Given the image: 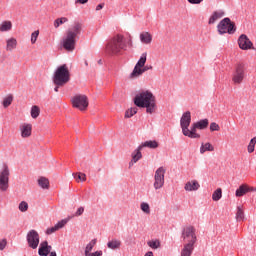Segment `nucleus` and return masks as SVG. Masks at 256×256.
<instances>
[{
  "mask_svg": "<svg viewBox=\"0 0 256 256\" xmlns=\"http://www.w3.org/2000/svg\"><path fill=\"white\" fill-rule=\"evenodd\" d=\"M127 47H133V37L128 36L125 39L122 34H116L106 44L105 53L112 56L121 55L122 51H127Z\"/></svg>",
  "mask_w": 256,
  "mask_h": 256,
  "instance_id": "f257e3e1",
  "label": "nucleus"
},
{
  "mask_svg": "<svg viewBox=\"0 0 256 256\" xmlns=\"http://www.w3.org/2000/svg\"><path fill=\"white\" fill-rule=\"evenodd\" d=\"M134 105L146 109V113L153 115L157 111L155 95L149 90L139 92L134 98Z\"/></svg>",
  "mask_w": 256,
  "mask_h": 256,
  "instance_id": "f03ea898",
  "label": "nucleus"
},
{
  "mask_svg": "<svg viewBox=\"0 0 256 256\" xmlns=\"http://www.w3.org/2000/svg\"><path fill=\"white\" fill-rule=\"evenodd\" d=\"M83 31V23L75 22L73 26L67 30L66 35L62 39V47L66 51H75L77 45V36Z\"/></svg>",
  "mask_w": 256,
  "mask_h": 256,
  "instance_id": "7ed1b4c3",
  "label": "nucleus"
},
{
  "mask_svg": "<svg viewBox=\"0 0 256 256\" xmlns=\"http://www.w3.org/2000/svg\"><path fill=\"white\" fill-rule=\"evenodd\" d=\"M71 81V72H69V67L67 64L59 66L53 77V83L58 85V87H63V85H67Z\"/></svg>",
  "mask_w": 256,
  "mask_h": 256,
  "instance_id": "20e7f679",
  "label": "nucleus"
},
{
  "mask_svg": "<svg viewBox=\"0 0 256 256\" xmlns=\"http://www.w3.org/2000/svg\"><path fill=\"white\" fill-rule=\"evenodd\" d=\"M217 29L220 35H225V33L233 35L236 31L235 22H231L230 18H224L219 22Z\"/></svg>",
  "mask_w": 256,
  "mask_h": 256,
  "instance_id": "39448f33",
  "label": "nucleus"
},
{
  "mask_svg": "<svg viewBox=\"0 0 256 256\" xmlns=\"http://www.w3.org/2000/svg\"><path fill=\"white\" fill-rule=\"evenodd\" d=\"M145 147H148V149H157L159 147V143L155 140H149L143 142L134 152L132 153V159L133 161H139L143 157L141 154V151L145 149Z\"/></svg>",
  "mask_w": 256,
  "mask_h": 256,
  "instance_id": "423d86ee",
  "label": "nucleus"
},
{
  "mask_svg": "<svg viewBox=\"0 0 256 256\" xmlns=\"http://www.w3.org/2000/svg\"><path fill=\"white\" fill-rule=\"evenodd\" d=\"M209 127V120L208 119H203L198 122H195L191 125L190 127V139H199L201 135L197 133V129L203 130L207 129Z\"/></svg>",
  "mask_w": 256,
  "mask_h": 256,
  "instance_id": "0eeeda50",
  "label": "nucleus"
},
{
  "mask_svg": "<svg viewBox=\"0 0 256 256\" xmlns=\"http://www.w3.org/2000/svg\"><path fill=\"white\" fill-rule=\"evenodd\" d=\"M165 173L166 170L164 167H159L154 174V183L153 187L155 191H159V189H163L165 185Z\"/></svg>",
  "mask_w": 256,
  "mask_h": 256,
  "instance_id": "6e6552de",
  "label": "nucleus"
},
{
  "mask_svg": "<svg viewBox=\"0 0 256 256\" xmlns=\"http://www.w3.org/2000/svg\"><path fill=\"white\" fill-rule=\"evenodd\" d=\"M182 239L186 244L195 245V243H197V234H195V227L186 226L182 231Z\"/></svg>",
  "mask_w": 256,
  "mask_h": 256,
  "instance_id": "1a4fd4ad",
  "label": "nucleus"
},
{
  "mask_svg": "<svg viewBox=\"0 0 256 256\" xmlns=\"http://www.w3.org/2000/svg\"><path fill=\"white\" fill-rule=\"evenodd\" d=\"M145 63H147V52L141 54L140 59L130 74L131 79H137V77H141V75H143V71H141V69L145 67Z\"/></svg>",
  "mask_w": 256,
  "mask_h": 256,
  "instance_id": "9d476101",
  "label": "nucleus"
},
{
  "mask_svg": "<svg viewBox=\"0 0 256 256\" xmlns=\"http://www.w3.org/2000/svg\"><path fill=\"white\" fill-rule=\"evenodd\" d=\"M71 101L72 106L79 109V111H87V108L89 107V100L85 95H76Z\"/></svg>",
  "mask_w": 256,
  "mask_h": 256,
  "instance_id": "9b49d317",
  "label": "nucleus"
},
{
  "mask_svg": "<svg viewBox=\"0 0 256 256\" xmlns=\"http://www.w3.org/2000/svg\"><path fill=\"white\" fill-rule=\"evenodd\" d=\"M189 125H191V112H185L180 119V126L182 133L185 137H190L191 129L189 130Z\"/></svg>",
  "mask_w": 256,
  "mask_h": 256,
  "instance_id": "f8f14e48",
  "label": "nucleus"
},
{
  "mask_svg": "<svg viewBox=\"0 0 256 256\" xmlns=\"http://www.w3.org/2000/svg\"><path fill=\"white\" fill-rule=\"evenodd\" d=\"M9 189V166L3 165L0 171V191H7Z\"/></svg>",
  "mask_w": 256,
  "mask_h": 256,
  "instance_id": "ddd939ff",
  "label": "nucleus"
},
{
  "mask_svg": "<svg viewBox=\"0 0 256 256\" xmlns=\"http://www.w3.org/2000/svg\"><path fill=\"white\" fill-rule=\"evenodd\" d=\"M243 79H245V66L241 63L237 64L235 67V71L232 76L233 83L237 85L243 83Z\"/></svg>",
  "mask_w": 256,
  "mask_h": 256,
  "instance_id": "4468645a",
  "label": "nucleus"
},
{
  "mask_svg": "<svg viewBox=\"0 0 256 256\" xmlns=\"http://www.w3.org/2000/svg\"><path fill=\"white\" fill-rule=\"evenodd\" d=\"M27 242L31 249L39 247V233L36 230H30L27 234Z\"/></svg>",
  "mask_w": 256,
  "mask_h": 256,
  "instance_id": "2eb2a0df",
  "label": "nucleus"
},
{
  "mask_svg": "<svg viewBox=\"0 0 256 256\" xmlns=\"http://www.w3.org/2000/svg\"><path fill=\"white\" fill-rule=\"evenodd\" d=\"M238 45L243 51H249V49H253V42H251L249 37H247L245 34L240 35L238 38Z\"/></svg>",
  "mask_w": 256,
  "mask_h": 256,
  "instance_id": "dca6fc26",
  "label": "nucleus"
},
{
  "mask_svg": "<svg viewBox=\"0 0 256 256\" xmlns=\"http://www.w3.org/2000/svg\"><path fill=\"white\" fill-rule=\"evenodd\" d=\"M67 223H69V218L59 221L55 226L46 230V235H53V233L59 231V229H63V227H65Z\"/></svg>",
  "mask_w": 256,
  "mask_h": 256,
  "instance_id": "f3484780",
  "label": "nucleus"
},
{
  "mask_svg": "<svg viewBox=\"0 0 256 256\" xmlns=\"http://www.w3.org/2000/svg\"><path fill=\"white\" fill-rule=\"evenodd\" d=\"M33 131V125L24 123L20 126L21 137L27 139Z\"/></svg>",
  "mask_w": 256,
  "mask_h": 256,
  "instance_id": "a211bd4d",
  "label": "nucleus"
},
{
  "mask_svg": "<svg viewBox=\"0 0 256 256\" xmlns=\"http://www.w3.org/2000/svg\"><path fill=\"white\" fill-rule=\"evenodd\" d=\"M51 249H52V247L49 246V243L47 241L41 242L39 250H38V254L40 256H47V255H49V253H51Z\"/></svg>",
  "mask_w": 256,
  "mask_h": 256,
  "instance_id": "6ab92c4d",
  "label": "nucleus"
},
{
  "mask_svg": "<svg viewBox=\"0 0 256 256\" xmlns=\"http://www.w3.org/2000/svg\"><path fill=\"white\" fill-rule=\"evenodd\" d=\"M225 17V12L223 10H217L212 13V15L209 18V25H213L216 21H219V19Z\"/></svg>",
  "mask_w": 256,
  "mask_h": 256,
  "instance_id": "aec40b11",
  "label": "nucleus"
},
{
  "mask_svg": "<svg viewBox=\"0 0 256 256\" xmlns=\"http://www.w3.org/2000/svg\"><path fill=\"white\" fill-rule=\"evenodd\" d=\"M199 187H201V185L199 184V181L191 180L185 184L184 189H185V191H189V192L199 191Z\"/></svg>",
  "mask_w": 256,
  "mask_h": 256,
  "instance_id": "412c9836",
  "label": "nucleus"
},
{
  "mask_svg": "<svg viewBox=\"0 0 256 256\" xmlns=\"http://www.w3.org/2000/svg\"><path fill=\"white\" fill-rule=\"evenodd\" d=\"M140 41L144 45H151V43L153 41V35H151V33H149V32H142L140 34Z\"/></svg>",
  "mask_w": 256,
  "mask_h": 256,
  "instance_id": "4be33fe9",
  "label": "nucleus"
},
{
  "mask_svg": "<svg viewBox=\"0 0 256 256\" xmlns=\"http://www.w3.org/2000/svg\"><path fill=\"white\" fill-rule=\"evenodd\" d=\"M17 49V39L12 37L6 40V51H14Z\"/></svg>",
  "mask_w": 256,
  "mask_h": 256,
  "instance_id": "5701e85b",
  "label": "nucleus"
},
{
  "mask_svg": "<svg viewBox=\"0 0 256 256\" xmlns=\"http://www.w3.org/2000/svg\"><path fill=\"white\" fill-rule=\"evenodd\" d=\"M194 249H195L194 244H185L181 251V256H191L193 254Z\"/></svg>",
  "mask_w": 256,
  "mask_h": 256,
  "instance_id": "b1692460",
  "label": "nucleus"
},
{
  "mask_svg": "<svg viewBox=\"0 0 256 256\" xmlns=\"http://www.w3.org/2000/svg\"><path fill=\"white\" fill-rule=\"evenodd\" d=\"M107 247H108V249H112L113 251H115L117 249H121V240L112 239V240L108 241Z\"/></svg>",
  "mask_w": 256,
  "mask_h": 256,
  "instance_id": "393cba45",
  "label": "nucleus"
},
{
  "mask_svg": "<svg viewBox=\"0 0 256 256\" xmlns=\"http://www.w3.org/2000/svg\"><path fill=\"white\" fill-rule=\"evenodd\" d=\"M246 193H249V186L247 184H242L235 193L236 197H243V195H246Z\"/></svg>",
  "mask_w": 256,
  "mask_h": 256,
  "instance_id": "a878e982",
  "label": "nucleus"
},
{
  "mask_svg": "<svg viewBox=\"0 0 256 256\" xmlns=\"http://www.w3.org/2000/svg\"><path fill=\"white\" fill-rule=\"evenodd\" d=\"M38 185L42 189H49V179H47L46 177H40L38 179Z\"/></svg>",
  "mask_w": 256,
  "mask_h": 256,
  "instance_id": "bb28decb",
  "label": "nucleus"
},
{
  "mask_svg": "<svg viewBox=\"0 0 256 256\" xmlns=\"http://www.w3.org/2000/svg\"><path fill=\"white\" fill-rule=\"evenodd\" d=\"M95 245H97V239L91 240L85 248L84 255H88L89 253H91V251H93V247H95Z\"/></svg>",
  "mask_w": 256,
  "mask_h": 256,
  "instance_id": "cd10ccee",
  "label": "nucleus"
},
{
  "mask_svg": "<svg viewBox=\"0 0 256 256\" xmlns=\"http://www.w3.org/2000/svg\"><path fill=\"white\" fill-rule=\"evenodd\" d=\"M137 111H139V109L137 107H132L128 110H126L125 112V119H131V117H133V115H137Z\"/></svg>",
  "mask_w": 256,
  "mask_h": 256,
  "instance_id": "c85d7f7f",
  "label": "nucleus"
},
{
  "mask_svg": "<svg viewBox=\"0 0 256 256\" xmlns=\"http://www.w3.org/2000/svg\"><path fill=\"white\" fill-rule=\"evenodd\" d=\"M13 27V24L11 21H4L0 25V31L5 32V31H11V28Z\"/></svg>",
  "mask_w": 256,
  "mask_h": 256,
  "instance_id": "c756f323",
  "label": "nucleus"
},
{
  "mask_svg": "<svg viewBox=\"0 0 256 256\" xmlns=\"http://www.w3.org/2000/svg\"><path fill=\"white\" fill-rule=\"evenodd\" d=\"M223 197V190L221 188L216 189L212 194L213 201H219Z\"/></svg>",
  "mask_w": 256,
  "mask_h": 256,
  "instance_id": "7c9ffc66",
  "label": "nucleus"
},
{
  "mask_svg": "<svg viewBox=\"0 0 256 256\" xmlns=\"http://www.w3.org/2000/svg\"><path fill=\"white\" fill-rule=\"evenodd\" d=\"M69 21V19L67 17H61V18H57L54 21V27L55 29H59L60 25H63L64 23H67Z\"/></svg>",
  "mask_w": 256,
  "mask_h": 256,
  "instance_id": "2f4dec72",
  "label": "nucleus"
},
{
  "mask_svg": "<svg viewBox=\"0 0 256 256\" xmlns=\"http://www.w3.org/2000/svg\"><path fill=\"white\" fill-rule=\"evenodd\" d=\"M140 209H141V211H143V213H145L146 215H150V214H151V206H149V203L142 202V203L140 204Z\"/></svg>",
  "mask_w": 256,
  "mask_h": 256,
  "instance_id": "473e14b6",
  "label": "nucleus"
},
{
  "mask_svg": "<svg viewBox=\"0 0 256 256\" xmlns=\"http://www.w3.org/2000/svg\"><path fill=\"white\" fill-rule=\"evenodd\" d=\"M245 219V212H243V208L238 206L236 212V221H243Z\"/></svg>",
  "mask_w": 256,
  "mask_h": 256,
  "instance_id": "72a5a7b5",
  "label": "nucleus"
},
{
  "mask_svg": "<svg viewBox=\"0 0 256 256\" xmlns=\"http://www.w3.org/2000/svg\"><path fill=\"white\" fill-rule=\"evenodd\" d=\"M12 103H13V95L10 94L4 98L2 105L3 107H5V109H7V107H9Z\"/></svg>",
  "mask_w": 256,
  "mask_h": 256,
  "instance_id": "f704fd0d",
  "label": "nucleus"
},
{
  "mask_svg": "<svg viewBox=\"0 0 256 256\" xmlns=\"http://www.w3.org/2000/svg\"><path fill=\"white\" fill-rule=\"evenodd\" d=\"M41 113V110L39 109V106H32L31 108V117L32 119H37Z\"/></svg>",
  "mask_w": 256,
  "mask_h": 256,
  "instance_id": "c9c22d12",
  "label": "nucleus"
},
{
  "mask_svg": "<svg viewBox=\"0 0 256 256\" xmlns=\"http://www.w3.org/2000/svg\"><path fill=\"white\" fill-rule=\"evenodd\" d=\"M213 145L211 143L202 144L200 147V153H205V151H213Z\"/></svg>",
  "mask_w": 256,
  "mask_h": 256,
  "instance_id": "e433bc0d",
  "label": "nucleus"
},
{
  "mask_svg": "<svg viewBox=\"0 0 256 256\" xmlns=\"http://www.w3.org/2000/svg\"><path fill=\"white\" fill-rule=\"evenodd\" d=\"M18 209L21 211V213H25L29 209V204L26 201H22L20 202Z\"/></svg>",
  "mask_w": 256,
  "mask_h": 256,
  "instance_id": "4c0bfd02",
  "label": "nucleus"
},
{
  "mask_svg": "<svg viewBox=\"0 0 256 256\" xmlns=\"http://www.w3.org/2000/svg\"><path fill=\"white\" fill-rule=\"evenodd\" d=\"M148 246H150L151 249H159L161 247V242L159 240H152L148 242Z\"/></svg>",
  "mask_w": 256,
  "mask_h": 256,
  "instance_id": "58836bf2",
  "label": "nucleus"
},
{
  "mask_svg": "<svg viewBox=\"0 0 256 256\" xmlns=\"http://www.w3.org/2000/svg\"><path fill=\"white\" fill-rule=\"evenodd\" d=\"M39 37V30L34 31L31 34V43L32 45H35V43H37V38Z\"/></svg>",
  "mask_w": 256,
  "mask_h": 256,
  "instance_id": "ea45409f",
  "label": "nucleus"
},
{
  "mask_svg": "<svg viewBox=\"0 0 256 256\" xmlns=\"http://www.w3.org/2000/svg\"><path fill=\"white\" fill-rule=\"evenodd\" d=\"M219 129H221V128L219 127V124H217V123H215V122H212V123L210 124V131H219Z\"/></svg>",
  "mask_w": 256,
  "mask_h": 256,
  "instance_id": "a19ab883",
  "label": "nucleus"
},
{
  "mask_svg": "<svg viewBox=\"0 0 256 256\" xmlns=\"http://www.w3.org/2000/svg\"><path fill=\"white\" fill-rule=\"evenodd\" d=\"M85 212L84 207H80L77 209L76 213L74 214L75 217H81V214Z\"/></svg>",
  "mask_w": 256,
  "mask_h": 256,
  "instance_id": "79ce46f5",
  "label": "nucleus"
},
{
  "mask_svg": "<svg viewBox=\"0 0 256 256\" xmlns=\"http://www.w3.org/2000/svg\"><path fill=\"white\" fill-rule=\"evenodd\" d=\"M5 247H7V240L3 239L0 241V251H3V249H5Z\"/></svg>",
  "mask_w": 256,
  "mask_h": 256,
  "instance_id": "37998d69",
  "label": "nucleus"
},
{
  "mask_svg": "<svg viewBox=\"0 0 256 256\" xmlns=\"http://www.w3.org/2000/svg\"><path fill=\"white\" fill-rule=\"evenodd\" d=\"M77 179L79 181H86L87 176L84 173H78Z\"/></svg>",
  "mask_w": 256,
  "mask_h": 256,
  "instance_id": "c03bdc74",
  "label": "nucleus"
},
{
  "mask_svg": "<svg viewBox=\"0 0 256 256\" xmlns=\"http://www.w3.org/2000/svg\"><path fill=\"white\" fill-rule=\"evenodd\" d=\"M103 255V252L102 251H96L94 253H89V254H86L85 256H101Z\"/></svg>",
  "mask_w": 256,
  "mask_h": 256,
  "instance_id": "a18cd8bd",
  "label": "nucleus"
},
{
  "mask_svg": "<svg viewBox=\"0 0 256 256\" xmlns=\"http://www.w3.org/2000/svg\"><path fill=\"white\" fill-rule=\"evenodd\" d=\"M188 2H190L191 5H199L200 3H203V0H188Z\"/></svg>",
  "mask_w": 256,
  "mask_h": 256,
  "instance_id": "49530a36",
  "label": "nucleus"
},
{
  "mask_svg": "<svg viewBox=\"0 0 256 256\" xmlns=\"http://www.w3.org/2000/svg\"><path fill=\"white\" fill-rule=\"evenodd\" d=\"M149 69H153V66H144V68H141L142 75H143L146 71H149Z\"/></svg>",
  "mask_w": 256,
  "mask_h": 256,
  "instance_id": "de8ad7c7",
  "label": "nucleus"
},
{
  "mask_svg": "<svg viewBox=\"0 0 256 256\" xmlns=\"http://www.w3.org/2000/svg\"><path fill=\"white\" fill-rule=\"evenodd\" d=\"M253 151H255V145L249 144L248 145V153H253Z\"/></svg>",
  "mask_w": 256,
  "mask_h": 256,
  "instance_id": "09e8293b",
  "label": "nucleus"
},
{
  "mask_svg": "<svg viewBox=\"0 0 256 256\" xmlns=\"http://www.w3.org/2000/svg\"><path fill=\"white\" fill-rule=\"evenodd\" d=\"M89 0H76V3H80V5H85Z\"/></svg>",
  "mask_w": 256,
  "mask_h": 256,
  "instance_id": "8fccbe9b",
  "label": "nucleus"
},
{
  "mask_svg": "<svg viewBox=\"0 0 256 256\" xmlns=\"http://www.w3.org/2000/svg\"><path fill=\"white\" fill-rule=\"evenodd\" d=\"M103 7H105V4H99L96 6V11H101V9H103Z\"/></svg>",
  "mask_w": 256,
  "mask_h": 256,
  "instance_id": "3c124183",
  "label": "nucleus"
},
{
  "mask_svg": "<svg viewBox=\"0 0 256 256\" xmlns=\"http://www.w3.org/2000/svg\"><path fill=\"white\" fill-rule=\"evenodd\" d=\"M249 144L255 146V144H256V136L250 140Z\"/></svg>",
  "mask_w": 256,
  "mask_h": 256,
  "instance_id": "603ef678",
  "label": "nucleus"
},
{
  "mask_svg": "<svg viewBox=\"0 0 256 256\" xmlns=\"http://www.w3.org/2000/svg\"><path fill=\"white\" fill-rule=\"evenodd\" d=\"M249 144L255 146V144H256V136L250 140Z\"/></svg>",
  "mask_w": 256,
  "mask_h": 256,
  "instance_id": "864d4df0",
  "label": "nucleus"
},
{
  "mask_svg": "<svg viewBox=\"0 0 256 256\" xmlns=\"http://www.w3.org/2000/svg\"><path fill=\"white\" fill-rule=\"evenodd\" d=\"M54 91H55L56 93L59 92V85H56V87L54 88Z\"/></svg>",
  "mask_w": 256,
  "mask_h": 256,
  "instance_id": "5fc2aeb1",
  "label": "nucleus"
},
{
  "mask_svg": "<svg viewBox=\"0 0 256 256\" xmlns=\"http://www.w3.org/2000/svg\"><path fill=\"white\" fill-rule=\"evenodd\" d=\"M50 256H57L56 252H50Z\"/></svg>",
  "mask_w": 256,
  "mask_h": 256,
  "instance_id": "6e6d98bb",
  "label": "nucleus"
},
{
  "mask_svg": "<svg viewBox=\"0 0 256 256\" xmlns=\"http://www.w3.org/2000/svg\"><path fill=\"white\" fill-rule=\"evenodd\" d=\"M133 167V162L129 163V169H131Z\"/></svg>",
  "mask_w": 256,
  "mask_h": 256,
  "instance_id": "4d7b16f0",
  "label": "nucleus"
},
{
  "mask_svg": "<svg viewBox=\"0 0 256 256\" xmlns=\"http://www.w3.org/2000/svg\"><path fill=\"white\" fill-rule=\"evenodd\" d=\"M250 191H255V188L249 187V192H250Z\"/></svg>",
  "mask_w": 256,
  "mask_h": 256,
  "instance_id": "13d9d810",
  "label": "nucleus"
},
{
  "mask_svg": "<svg viewBox=\"0 0 256 256\" xmlns=\"http://www.w3.org/2000/svg\"><path fill=\"white\" fill-rule=\"evenodd\" d=\"M254 191H256V188H254Z\"/></svg>",
  "mask_w": 256,
  "mask_h": 256,
  "instance_id": "bf43d9fd",
  "label": "nucleus"
}]
</instances>
